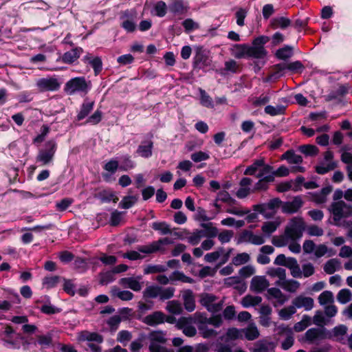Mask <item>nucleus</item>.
<instances>
[{"mask_svg": "<svg viewBox=\"0 0 352 352\" xmlns=\"http://www.w3.org/2000/svg\"><path fill=\"white\" fill-rule=\"evenodd\" d=\"M142 279V276H133L131 277L122 278L120 283L124 286H140Z\"/></svg>", "mask_w": 352, "mask_h": 352, "instance_id": "58", "label": "nucleus"}, {"mask_svg": "<svg viewBox=\"0 0 352 352\" xmlns=\"http://www.w3.org/2000/svg\"><path fill=\"white\" fill-rule=\"evenodd\" d=\"M292 303L295 307H304L305 310L309 311L314 307V299L311 297L298 296L293 300Z\"/></svg>", "mask_w": 352, "mask_h": 352, "instance_id": "27", "label": "nucleus"}, {"mask_svg": "<svg viewBox=\"0 0 352 352\" xmlns=\"http://www.w3.org/2000/svg\"><path fill=\"white\" fill-rule=\"evenodd\" d=\"M337 300L340 304H346L352 300V293L346 288L342 289L337 294Z\"/></svg>", "mask_w": 352, "mask_h": 352, "instance_id": "44", "label": "nucleus"}, {"mask_svg": "<svg viewBox=\"0 0 352 352\" xmlns=\"http://www.w3.org/2000/svg\"><path fill=\"white\" fill-rule=\"evenodd\" d=\"M121 163L122 164L120 166V170L124 171L132 169L135 166V162L131 160L130 156L128 155L121 157Z\"/></svg>", "mask_w": 352, "mask_h": 352, "instance_id": "62", "label": "nucleus"}, {"mask_svg": "<svg viewBox=\"0 0 352 352\" xmlns=\"http://www.w3.org/2000/svg\"><path fill=\"white\" fill-rule=\"evenodd\" d=\"M231 55L240 59L248 57V44H234L230 48Z\"/></svg>", "mask_w": 352, "mask_h": 352, "instance_id": "30", "label": "nucleus"}, {"mask_svg": "<svg viewBox=\"0 0 352 352\" xmlns=\"http://www.w3.org/2000/svg\"><path fill=\"white\" fill-rule=\"evenodd\" d=\"M138 195H128L124 196L119 203V208L129 209L138 202Z\"/></svg>", "mask_w": 352, "mask_h": 352, "instance_id": "33", "label": "nucleus"}, {"mask_svg": "<svg viewBox=\"0 0 352 352\" xmlns=\"http://www.w3.org/2000/svg\"><path fill=\"white\" fill-rule=\"evenodd\" d=\"M291 25V21L284 16L274 17L271 20V25L274 29H285Z\"/></svg>", "mask_w": 352, "mask_h": 352, "instance_id": "35", "label": "nucleus"}, {"mask_svg": "<svg viewBox=\"0 0 352 352\" xmlns=\"http://www.w3.org/2000/svg\"><path fill=\"white\" fill-rule=\"evenodd\" d=\"M302 205L301 197L296 196L290 201H282V212L285 214H294L297 212Z\"/></svg>", "mask_w": 352, "mask_h": 352, "instance_id": "16", "label": "nucleus"}, {"mask_svg": "<svg viewBox=\"0 0 352 352\" xmlns=\"http://www.w3.org/2000/svg\"><path fill=\"white\" fill-rule=\"evenodd\" d=\"M267 289L265 296L268 300L276 299L279 305H283L287 300L286 296L281 292L279 287H250L252 292L262 294Z\"/></svg>", "mask_w": 352, "mask_h": 352, "instance_id": "11", "label": "nucleus"}, {"mask_svg": "<svg viewBox=\"0 0 352 352\" xmlns=\"http://www.w3.org/2000/svg\"><path fill=\"white\" fill-rule=\"evenodd\" d=\"M200 94V104L208 108H213L214 103L212 98L201 88L199 89Z\"/></svg>", "mask_w": 352, "mask_h": 352, "instance_id": "52", "label": "nucleus"}, {"mask_svg": "<svg viewBox=\"0 0 352 352\" xmlns=\"http://www.w3.org/2000/svg\"><path fill=\"white\" fill-rule=\"evenodd\" d=\"M183 298L186 310L189 312L194 311L195 308V300L192 292L190 289L186 290L183 294Z\"/></svg>", "mask_w": 352, "mask_h": 352, "instance_id": "31", "label": "nucleus"}, {"mask_svg": "<svg viewBox=\"0 0 352 352\" xmlns=\"http://www.w3.org/2000/svg\"><path fill=\"white\" fill-rule=\"evenodd\" d=\"M78 343L95 342L98 344H101L104 341L103 336L98 332H91L87 330L81 331L78 333L76 336Z\"/></svg>", "mask_w": 352, "mask_h": 352, "instance_id": "13", "label": "nucleus"}, {"mask_svg": "<svg viewBox=\"0 0 352 352\" xmlns=\"http://www.w3.org/2000/svg\"><path fill=\"white\" fill-rule=\"evenodd\" d=\"M263 165L264 160L263 158L256 160L252 164L245 168L244 175L251 176L255 175L256 171Z\"/></svg>", "mask_w": 352, "mask_h": 352, "instance_id": "42", "label": "nucleus"}, {"mask_svg": "<svg viewBox=\"0 0 352 352\" xmlns=\"http://www.w3.org/2000/svg\"><path fill=\"white\" fill-rule=\"evenodd\" d=\"M199 333L204 338H210L216 337L218 335L217 331L209 329L206 325H198Z\"/></svg>", "mask_w": 352, "mask_h": 352, "instance_id": "63", "label": "nucleus"}, {"mask_svg": "<svg viewBox=\"0 0 352 352\" xmlns=\"http://www.w3.org/2000/svg\"><path fill=\"white\" fill-rule=\"evenodd\" d=\"M167 267L164 265H147L144 267V274H157L164 272Z\"/></svg>", "mask_w": 352, "mask_h": 352, "instance_id": "47", "label": "nucleus"}, {"mask_svg": "<svg viewBox=\"0 0 352 352\" xmlns=\"http://www.w3.org/2000/svg\"><path fill=\"white\" fill-rule=\"evenodd\" d=\"M270 38L266 36H260L255 38L252 45H248V58L255 59L265 58L267 52L264 45L269 41Z\"/></svg>", "mask_w": 352, "mask_h": 352, "instance_id": "2", "label": "nucleus"}, {"mask_svg": "<svg viewBox=\"0 0 352 352\" xmlns=\"http://www.w3.org/2000/svg\"><path fill=\"white\" fill-rule=\"evenodd\" d=\"M225 250L223 247H219L216 251L212 252L207 253L204 256V260L208 263H214L217 261L220 256L223 254Z\"/></svg>", "mask_w": 352, "mask_h": 352, "instance_id": "54", "label": "nucleus"}, {"mask_svg": "<svg viewBox=\"0 0 352 352\" xmlns=\"http://www.w3.org/2000/svg\"><path fill=\"white\" fill-rule=\"evenodd\" d=\"M283 159L286 160L289 164H298L302 163V157L300 155L295 153L294 151H286L282 156Z\"/></svg>", "mask_w": 352, "mask_h": 352, "instance_id": "41", "label": "nucleus"}, {"mask_svg": "<svg viewBox=\"0 0 352 352\" xmlns=\"http://www.w3.org/2000/svg\"><path fill=\"white\" fill-rule=\"evenodd\" d=\"M43 285L47 286H74L71 280H66L58 276H50L45 277L43 281Z\"/></svg>", "mask_w": 352, "mask_h": 352, "instance_id": "20", "label": "nucleus"}, {"mask_svg": "<svg viewBox=\"0 0 352 352\" xmlns=\"http://www.w3.org/2000/svg\"><path fill=\"white\" fill-rule=\"evenodd\" d=\"M173 241L169 238L165 237L163 239H160L157 241H155L152 242L150 244L145 245H139L138 246V250L142 252L143 254H151L155 252H157L160 250H161L162 245L165 244H170Z\"/></svg>", "mask_w": 352, "mask_h": 352, "instance_id": "12", "label": "nucleus"}, {"mask_svg": "<svg viewBox=\"0 0 352 352\" xmlns=\"http://www.w3.org/2000/svg\"><path fill=\"white\" fill-rule=\"evenodd\" d=\"M82 61L93 68L95 76H98L102 69V61L99 56H94L91 54L87 53L83 56Z\"/></svg>", "mask_w": 352, "mask_h": 352, "instance_id": "17", "label": "nucleus"}, {"mask_svg": "<svg viewBox=\"0 0 352 352\" xmlns=\"http://www.w3.org/2000/svg\"><path fill=\"white\" fill-rule=\"evenodd\" d=\"M291 239L288 236H286V233L284 232L283 235L274 236L272 240V243L276 247H284L289 244Z\"/></svg>", "mask_w": 352, "mask_h": 352, "instance_id": "59", "label": "nucleus"}, {"mask_svg": "<svg viewBox=\"0 0 352 352\" xmlns=\"http://www.w3.org/2000/svg\"><path fill=\"white\" fill-rule=\"evenodd\" d=\"M245 333V337L248 340H254L259 336V332L254 324H250L246 329H243Z\"/></svg>", "mask_w": 352, "mask_h": 352, "instance_id": "40", "label": "nucleus"}, {"mask_svg": "<svg viewBox=\"0 0 352 352\" xmlns=\"http://www.w3.org/2000/svg\"><path fill=\"white\" fill-rule=\"evenodd\" d=\"M56 150L57 143L55 140L52 139L47 141L44 148L38 151L36 158V162L43 166L52 163Z\"/></svg>", "mask_w": 352, "mask_h": 352, "instance_id": "3", "label": "nucleus"}, {"mask_svg": "<svg viewBox=\"0 0 352 352\" xmlns=\"http://www.w3.org/2000/svg\"><path fill=\"white\" fill-rule=\"evenodd\" d=\"M210 63L208 56L202 49H197L193 58L194 68L203 69L209 65Z\"/></svg>", "mask_w": 352, "mask_h": 352, "instance_id": "24", "label": "nucleus"}, {"mask_svg": "<svg viewBox=\"0 0 352 352\" xmlns=\"http://www.w3.org/2000/svg\"><path fill=\"white\" fill-rule=\"evenodd\" d=\"M111 293L112 296H116L122 300H130L133 297V294L129 291H120L118 287H113Z\"/></svg>", "mask_w": 352, "mask_h": 352, "instance_id": "46", "label": "nucleus"}, {"mask_svg": "<svg viewBox=\"0 0 352 352\" xmlns=\"http://www.w3.org/2000/svg\"><path fill=\"white\" fill-rule=\"evenodd\" d=\"M103 168L111 173L110 175H103L104 179L107 180V178L116 173L117 170H120L119 161L117 158H112L104 165Z\"/></svg>", "mask_w": 352, "mask_h": 352, "instance_id": "34", "label": "nucleus"}, {"mask_svg": "<svg viewBox=\"0 0 352 352\" xmlns=\"http://www.w3.org/2000/svg\"><path fill=\"white\" fill-rule=\"evenodd\" d=\"M299 151L308 156H315L319 151L318 147L312 144L302 145L299 147Z\"/></svg>", "mask_w": 352, "mask_h": 352, "instance_id": "60", "label": "nucleus"}, {"mask_svg": "<svg viewBox=\"0 0 352 352\" xmlns=\"http://www.w3.org/2000/svg\"><path fill=\"white\" fill-rule=\"evenodd\" d=\"M250 260L249 254L246 252L239 253L232 259V264L235 266H239L248 263Z\"/></svg>", "mask_w": 352, "mask_h": 352, "instance_id": "53", "label": "nucleus"}, {"mask_svg": "<svg viewBox=\"0 0 352 352\" xmlns=\"http://www.w3.org/2000/svg\"><path fill=\"white\" fill-rule=\"evenodd\" d=\"M280 225V220L279 217L276 218L274 221L265 222L261 227V230L263 232V235H265V238L270 236Z\"/></svg>", "mask_w": 352, "mask_h": 352, "instance_id": "28", "label": "nucleus"}, {"mask_svg": "<svg viewBox=\"0 0 352 352\" xmlns=\"http://www.w3.org/2000/svg\"><path fill=\"white\" fill-rule=\"evenodd\" d=\"M297 272L294 273V271H292L291 274L293 277L296 278H301L302 277L307 278L313 275L315 272V268L313 264L308 263L303 264L302 265V269H300V265L297 263Z\"/></svg>", "mask_w": 352, "mask_h": 352, "instance_id": "22", "label": "nucleus"}, {"mask_svg": "<svg viewBox=\"0 0 352 352\" xmlns=\"http://www.w3.org/2000/svg\"><path fill=\"white\" fill-rule=\"evenodd\" d=\"M318 302L321 305H327L333 302V295L330 291H324L318 296Z\"/></svg>", "mask_w": 352, "mask_h": 352, "instance_id": "64", "label": "nucleus"}, {"mask_svg": "<svg viewBox=\"0 0 352 352\" xmlns=\"http://www.w3.org/2000/svg\"><path fill=\"white\" fill-rule=\"evenodd\" d=\"M216 300L217 297L213 294L204 293L200 296V303L207 309Z\"/></svg>", "mask_w": 352, "mask_h": 352, "instance_id": "61", "label": "nucleus"}, {"mask_svg": "<svg viewBox=\"0 0 352 352\" xmlns=\"http://www.w3.org/2000/svg\"><path fill=\"white\" fill-rule=\"evenodd\" d=\"M267 274L272 278H277L275 286H300L296 280L289 281L286 279V271L283 268H272L267 272Z\"/></svg>", "mask_w": 352, "mask_h": 352, "instance_id": "10", "label": "nucleus"}, {"mask_svg": "<svg viewBox=\"0 0 352 352\" xmlns=\"http://www.w3.org/2000/svg\"><path fill=\"white\" fill-rule=\"evenodd\" d=\"M165 314L160 311H154L153 313L146 316L142 320V322L147 325L154 327L164 322Z\"/></svg>", "mask_w": 352, "mask_h": 352, "instance_id": "23", "label": "nucleus"}, {"mask_svg": "<svg viewBox=\"0 0 352 352\" xmlns=\"http://www.w3.org/2000/svg\"><path fill=\"white\" fill-rule=\"evenodd\" d=\"M258 181L254 184L252 192L265 191L269 188V184L272 182V179L269 177H265L263 179L258 178Z\"/></svg>", "mask_w": 352, "mask_h": 352, "instance_id": "39", "label": "nucleus"}, {"mask_svg": "<svg viewBox=\"0 0 352 352\" xmlns=\"http://www.w3.org/2000/svg\"><path fill=\"white\" fill-rule=\"evenodd\" d=\"M305 338L309 343H313L318 340H324L328 338L327 330L325 327L311 328L306 331Z\"/></svg>", "mask_w": 352, "mask_h": 352, "instance_id": "15", "label": "nucleus"}, {"mask_svg": "<svg viewBox=\"0 0 352 352\" xmlns=\"http://www.w3.org/2000/svg\"><path fill=\"white\" fill-rule=\"evenodd\" d=\"M275 67L276 69H278V71L276 72H274L272 75H270V76L269 78L270 80L276 79V78L280 77L281 76H283V72L285 69H289L290 71L294 72V71H298V70L302 69L303 68V65H302V63L298 60L291 63L288 64L287 65H286L284 63L277 64L275 65Z\"/></svg>", "mask_w": 352, "mask_h": 352, "instance_id": "14", "label": "nucleus"}, {"mask_svg": "<svg viewBox=\"0 0 352 352\" xmlns=\"http://www.w3.org/2000/svg\"><path fill=\"white\" fill-rule=\"evenodd\" d=\"M340 262L337 258H331L327 261L324 265V271L329 274H333L340 268Z\"/></svg>", "mask_w": 352, "mask_h": 352, "instance_id": "36", "label": "nucleus"}, {"mask_svg": "<svg viewBox=\"0 0 352 352\" xmlns=\"http://www.w3.org/2000/svg\"><path fill=\"white\" fill-rule=\"evenodd\" d=\"M120 26L126 32H133L136 29V23L133 16L129 15L128 12H125L124 14L120 17Z\"/></svg>", "mask_w": 352, "mask_h": 352, "instance_id": "26", "label": "nucleus"}, {"mask_svg": "<svg viewBox=\"0 0 352 352\" xmlns=\"http://www.w3.org/2000/svg\"><path fill=\"white\" fill-rule=\"evenodd\" d=\"M153 14L158 17H164L167 12V5L163 1H157L153 6Z\"/></svg>", "mask_w": 352, "mask_h": 352, "instance_id": "48", "label": "nucleus"}, {"mask_svg": "<svg viewBox=\"0 0 352 352\" xmlns=\"http://www.w3.org/2000/svg\"><path fill=\"white\" fill-rule=\"evenodd\" d=\"M285 107L283 105H277L276 107L267 105L264 109L265 113L271 116L282 115L285 113Z\"/></svg>", "mask_w": 352, "mask_h": 352, "instance_id": "57", "label": "nucleus"}, {"mask_svg": "<svg viewBox=\"0 0 352 352\" xmlns=\"http://www.w3.org/2000/svg\"><path fill=\"white\" fill-rule=\"evenodd\" d=\"M115 280V274L112 270L100 273L99 283L101 285H108Z\"/></svg>", "mask_w": 352, "mask_h": 352, "instance_id": "56", "label": "nucleus"}, {"mask_svg": "<svg viewBox=\"0 0 352 352\" xmlns=\"http://www.w3.org/2000/svg\"><path fill=\"white\" fill-rule=\"evenodd\" d=\"M83 52L80 47H76L70 51L65 52L61 56V61L65 64H72L77 60Z\"/></svg>", "mask_w": 352, "mask_h": 352, "instance_id": "21", "label": "nucleus"}, {"mask_svg": "<svg viewBox=\"0 0 352 352\" xmlns=\"http://www.w3.org/2000/svg\"><path fill=\"white\" fill-rule=\"evenodd\" d=\"M157 280L159 283L166 285L168 283L173 284L177 281L183 283H193L194 280L192 278L188 277L184 274V272L180 271H174L168 277L166 275H158Z\"/></svg>", "mask_w": 352, "mask_h": 352, "instance_id": "7", "label": "nucleus"}, {"mask_svg": "<svg viewBox=\"0 0 352 352\" xmlns=\"http://www.w3.org/2000/svg\"><path fill=\"white\" fill-rule=\"evenodd\" d=\"M261 301L262 298L261 296H253L248 294L242 298L241 304L244 307L248 308L251 306L258 305L261 302Z\"/></svg>", "mask_w": 352, "mask_h": 352, "instance_id": "38", "label": "nucleus"}, {"mask_svg": "<svg viewBox=\"0 0 352 352\" xmlns=\"http://www.w3.org/2000/svg\"><path fill=\"white\" fill-rule=\"evenodd\" d=\"M218 267V265L215 267H211L210 266L201 267L198 272V277L200 278H204L208 276L212 277L216 274Z\"/></svg>", "mask_w": 352, "mask_h": 352, "instance_id": "50", "label": "nucleus"}, {"mask_svg": "<svg viewBox=\"0 0 352 352\" xmlns=\"http://www.w3.org/2000/svg\"><path fill=\"white\" fill-rule=\"evenodd\" d=\"M331 211L335 221H340L343 217L352 215V206L347 205L343 201L333 202L331 206Z\"/></svg>", "mask_w": 352, "mask_h": 352, "instance_id": "8", "label": "nucleus"}, {"mask_svg": "<svg viewBox=\"0 0 352 352\" xmlns=\"http://www.w3.org/2000/svg\"><path fill=\"white\" fill-rule=\"evenodd\" d=\"M169 10L174 15H185L188 13L190 7L188 3L184 0H176L169 5Z\"/></svg>", "mask_w": 352, "mask_h": 352, "instance_id": "19", "label": "nucleus"}, {"mask_svg": "<svg viewBox=\"0 0 352 352\" xmlns=\"http://www.w3.org/2000/svg\"><path fill=\"white\" fill-rule=\"evenodd\" d=\"M333 153L329 150L323 154V158L319 161L315 167L316 172L320 175H324L333 170L337 166V162L333 160Z\"/></svg>", "mask_w": 352, "mask_h": 352, "instance_id": "6", "label": "nucleus"}, {"mask_svg": "<svg viewBox=\"0 0 352 352\" xmlns=\"http://www.w3.org/2000/svg\"><path fill=\"white\" fill-rule=\"evenodd\" d=\"M153 142L151 140L142 141L137 148L136 153L144 158H148L153 154Z\"/></svg>", "mask_w": 352, "mask_h": 352, "instance_id": "25", "label": "nucleus"}, {"mask_svg": "<svg viewBox=\"0 0 352 352\" xmlns=\"http://www.w3.org/2000/svg\"><path fill=\"white\" fill-rule=\"evenodd\" d=\"M40 311L46 315H54L59 314L62 311V309L55 307L51 303H45L41 306L39 308Z\"/></svg>", "mask_w": 352, "mask_h": 352, "instance_id": "55", "label": "nucleus"}, {"mask_svg": "<svg viewBox=\"0 0 352 352\" xmlns=\"http://www.w3.org/2000/svg\"><path fill=\"white\" fill-rule=\"evenodd\" d=\"M36 86L40 92L55 91L59 89L60 82L56 76H48L38 79Z\"/></svg>", "mask_w": 352, "mask_h": 352, "instance_id": "9", "label": "nucleus"}, {"mask_svg": "<svg viewBox=\"0 0 352 352\" xmlns=\"http://www.w3.org/2000/svg\"><path fill=\"white\" fill-rule=\"evenodd\" d=\"M280 207L282 208V201L276 197L267 203L254 205L253 209L261 214L265 219H270L275 215Z\"/></svg>", "mask_w": 352, "mask_h": 352, "instance_id": "4", "label": "nucleus"}, {"mask_svg": "<svg viewBox=\"0 0 352 352\" xmlns=\"http://www.w3.org/2000/svg\"><path fill=\"white\" fill-rule=\"evenodd\" d=\"M311 319L310 316L304 315L300 322H296L294 326V330L296 332H300L304 331L307 327L311 325Z\"/></svg>", "mask_w": 352, "mask_h": 352, "instance_id": "51", "label": "nucleus"}, {"mask_svg": "<svg viewBox=\"0 0 352 352\" xmlns=\"http://www.w3.org/2000/svg\"><path fill=\"white\" fill-rule=\"evenodd\" d=\"M94 101H90L88 99L85 100L80 106L79 112L77 114V120L80 121L87 117L94 109Z\"/></svg>", "mask_w": 352, "mask_h": 352, "instance_id": "29", "label": "nucleus"}, {"mask_svg": "<svg viewBox=\"0 0 352 352\" xmlns=\"http://www.w3.org/2000/svg\"><path fill=\"white\" fill-rule=\"evenodd\" d=\"M165 336L166 333L163 331H151L148 335V338L150 340V343L164 344L167 341Z\"/></svg>", "mask_w": 352, "mask_h": 352, "instance_id": "32", "label": "nucleus"}, {"mask_svg": "<svg viewBox=\"0 0 352 352\" xmlns=\"http://www.w3.org/2000/svg\"><path fill=\"white\" fill-rule=\"evenodd\" d=\"M257 178L263 179L265 177H269L272 181H274V173L273 167L268 164H265L261 167L258 173L256 175Z\"/></svg>", "mask_w": 352, "mask_h": 352, "instance_id": "43", "label": "nucleus"}, {"mask_svg": "<svg viewBox=\"0 0 352 352\" xmlns=\"http://www.w3.org/2000/svg\"><path fill=\"white\" fill-rule=\"evenodd\" d=\"M91 88V82L84 76L75 77L68 80L65 86V91L69 95L75 94H87Z\"/></svg>", "mask_w": 352, "mask_h": 352, "instance_id": "1", "label": "nucleus"}, {"mask_svg": "<svg viewBox=\"0 0 352 352\" xmlns=\"http://www.w3.org/2000/svg\"><path fill=\"white\" fill-rule=\"evenodd\" d=\"M305 228V223L302 219L294 217L288 223L285 232L291 240H298L302 236Z\"/></svg>", "mask_w": 352, "mask_h": 352, "instance_id": "5", "label": "nucleus"}, {"mask_svg": "<svg viewBox=\"0 0 352 352\" xmlns=\"http://www.w3.org/2000/svg\"><path fill=\"white\" fill-rule=\"evenodd\" d=\"M274 263L276 265H281L287 267L290 270V272L294 271V273H296L298 270L297 268V260L294 257L287 258L285 254H278L274 260Z\"/></svg>", "mask_w": 352, "mask_h": 352, "instance_id": "18", "label": "nucleus"}, {"mask_svg": "<svg viewBox=\"0 0 352 352\" xmlns=\"http://www.w3.org/2000/svg\"><path fill=\"white\" fill-rule=\"evenodd\" d=\"M293 55V49L290 46L285 47L276 50L275 56L280 60H287Z\"/></svg>", "mask_w": 352, "mask_h": 352, "instance_id": "45", "label": "nucleus"}, {"mask_svg": "<svg viewBox=\"0 0 352 352\" xmlns=\"http://www.w3.org/2000/svg\"><path fill=\"white\" fill-rule=\"evenodd\" d=\"M204 237L205 232L203 230H195L187 237V241L190 245H197Z\"/></svg>", "mask_w": 352, "mask_h": 352, "instance_id": "37", "label": "nucleus"}, {"mask_svg": "<svg viewBox=\"0 0 352 352\" xmlns=\"http://www.w3.org/2000/svg\"><path fill=\"white\" fill-rule=\"evenodd\" d=\"M201 226L204 229L203 230L205 232V237L211 239V238H214L218 236L219 230L216 227L212 226V223H201Z\"/></svg>", "mask_w": 352, "mask_h": 352, "instance_id": "49", "label": "nucleus"}]
</instances>
